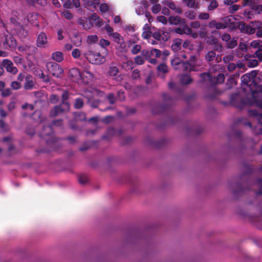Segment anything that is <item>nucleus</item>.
<instances>
[{
  "instance_id": "nucleus-52",
  "label": "nucleus",
  "mask_w": 262,
  "mask_h": 262,
  "mask_svg": "<svg viewBox=\"0 0 262 262\" xmlns=\"http://www.w3.org/2000/svg\"><path fill=\"white\" fill-rule=\"evenodd\" d=\"M165 143V140L162 139L161 140L155 142L153 145L156 148H160L163 146Z\"/></svg>"
},
{
  "instance_id": "nucleus-27",
  "label": "nucleus",
  "mask_w": 262,
  "mask_h": 262,
  "mask_svg": "<svg viewBox=\"0 0 262 262\" xmlns=\"http://www.w3.org/2000/svg\"><path fill=\"white\" fill-rule=\"evenodd\" d=\"M245 190L246 189L241 184L238 183L236 186V188L233 190V194L235 195H241Z\"/></svg>"
},
{
  "instance_id": "nucleus-49",
  "label": "nucleus",
  "mask_w": 262,
  "mask_h": 262,
  "mask_svg": "<svg viewBox=\"0 0 262 262\" xmlns=\"http://www.w3.org/2000/svg\"><path fill=\"white\" fill-rule=\"evenodd\" d=\"M74 36V38L76 39V40H73V42H74L75 46H79L81 43V38L79 36V35L78 34H75Z\"/></svg>"
},
{
  "instance_id": "nucleus-55",
  "label": "nucleus",
  "mask_w": 262,
  "mask_h": 262,
  "mask_svg": "<svg viewBox=\"0 0 262 262\" xmlns=\"http://www.w3.org/2000/svg\"><path fill=\"white\" fill-rule=\"evenodd\" d=\"M59 100V97L56 94H52L50 97V100L52 103H56Z\"/></svg>"
},
{
  "instance_id": "nucleus-5",
  "label": "nucleus",
  "mask_w": 262,
  "mask_h": 262,
  "mask_svg": "<svg viewBox=\"0 0 262 262\" xmlns=\"http://www.w3.org/2000/svg\"><path fill=\"white\" fill-rule=\"evenodd\" d=\"M230 98V104L237 108H242L247 103V98L239 92L231 94Z\"/></svg>"
},
{
  "instance_id": "nucleus-50",
  "label": "nucleus",
  "mask_w": 262,
  "mask_h": 262,
  "mask_svg": "<svg viewBox=\"0 0 262 262\" xmlns=\"http://www.w3.org/2000/svg\"><path fill=\"white\" fill-rule=\"evenodd\" d=\"M140 77V72L138 69H135L132 74V77L134 79H137Z\"/></svg>"
},
{
  "instance_id": "nucleus-18",
  "label": "nucleus",
  "mask_w": 262,
  "mask_h": 262,
  "mask_svg": "<svg viewBox=\"0 0 262 262\" xmlns=\"http://www.w3.org/2000/svg\"><path fill=\"white\" fill-rule=\"evenodd\" d=\"M168 21L171 25H180L185 24V20L184 19L181 18L179 16H171L169 17Z\"/></svg>"
},
{
  "instance_id": "nucleus-12",
  "label": "nucleus",
  "mask_w": 262,
  "mask_h": 262,
  "mask_svg": "<svg viewBox=\"0 0 262 262\" xmlns=\"http://www.w3.org/2000/svg\"><path fill=\"white\" fill-rule=\"evenodd\" d=\"M18 50L19 52L25 53L28 55H33L36 54L37 51V49L34 46L24 45L19 46L18 47Z\"/></svg>"
},
{
  "instance_id": "nucleus-1",
  "label": "nucleus",
  "mask_w": 262,
  "mask_h": 262,
  "mask_svg": "<svg viewBox=\"0 0 262 262\" xmlns=\"http://www.w3.org/2000/svg\"><path fill=\"white\" fill-rule=\"evenodd\" d=\"M242 83L249 86L252 97L256 105L262 110V85H258L255 80H252L247 73L241 77ZM248 115L257 118L258 122L262 125V112L257 110H250Z\"/></svg>"
},
{
  "instance_id": "nucleus-4",
  "label": "nucleus",
  "mask_w": 262,
  "mask_h": 262,
  "mask_svg": "<svg viewBox=\"0 0 262 262\" xmlns=\"http://www.w3.org/2000/svg\"><path fill=\"white\" fill-rule=\"evenodd\" d=\"M84 56L87 60L94 64H101L105 61L104 56L100 55L98 52L89 50L84 53Z\"/></svg>"
},
{
  "instance_id": "nucleus-44",
  "label": "nucleus",
  "mask_w": 262,
  "mask_h": 262,
  "mask_svg": "<svg viewBox=\"0 0 262 262\" xmlns=\"http://www.w3.org/2000/svg\"><path fill=\"white\" fill-rule=\"evenodd\" d=\"M100 11L102 13H105L108 11L109 7L106 3H102L99 6Z\"/></svg>"
},
{
  "instance_id": "nucleus-60",
  "label": "nucleus",
  "mask_w": 262,
  "mask_h": 262,
  "mask_svg": "<svg viewBox=\"0 0 262 262\" xmlns=\"http://www.w3.org/2000/svg\"><path fill=\"white\" fill-rule=\"evenodd\" d=\"M186 4L188 7L193 8L195 5V0H183Z\"/></svg>"
},
{
  "instance_id": "nucleus-56",
  "label": "nucleus",
  "mask_w": 262,
  "mask_h": 262,
  "mask_svg": "<svg viewBox=\"0 0 262 262\" xmlns=\"http://www.w3.org/2000/svg\"><path fill=\"white\" fill-rule=\"evenodd\" d=\"M85 77L86 78H88V79H91L93 77V74L91 72H90L89 71H84L83 72V73L82 74V79H83V80H84V78Z\"/></svg>"
},
{
  "instance_id": "nucleus-46",
  "label": "nucleus",
  "mask_w": 262,
  "mask_h": 262,
  "mask_svg": "<svg viewBox=\"0 0 262 262\" xmlns=\"http://www.w3.org/2000/svg\"><path fill=\"white\" fill-rule=\"evenodd\" d=\"M258 64V61L256 59H250L248 62V67L249 68H254Z\"/></svg>"
},
{
  "instance_id": "nucleus-57",
  "label": "nucleus",
  "mask_w": 262,
  "mask_h": 262,
  "mask_svg": "<svg viewBox=\"0 0 262 262\" xmlns=\"http://www.w3.org/2000/svg\"><path fill=\"white\" fill-rule=\"evenodd\" d=\"M72 56L74 58H78L80 56V51L78 49H74L72 52Z\"/></svg>"
},
{
  "instance_id": "nucleus-2",
  "label": "nucleus",
  "mask_w": 262,
  "mask_h": 262,
  "mask_svg": "<svg viewBox=\"0 0 262 262\" xmlns=\"http://www.w3.org/2000/svg\"><path fill=\"white\" fill-rule=\"evenodd\" d=\"M39 136L43 139L47 145L53 150L57 151L61 145L58 142L59 139L54 136L53 128L51 125L42 126Z\"/></svg>"
},
{
  "instance_id": "nucleus-13",
  "label": "nucleus",
  "mask_w": 262,
  "mask_h": 262,
  "mask_svg": "<svg viewBox=\"0 0 262 262\" xmlns=\"http://www.w3.org/2000/svg\"><path fill=\"white\" fill-rule=\"evenodd\" d=\"M4 42V47L7 49L13 50L16 46V41L12 35H6Z\"/></svg>"
},
{
  "instance_id": "nucleus-10",
  "label": "nucleus",
  "mask_w": 262,
  "mask_h": 262,
  "mask_svg": "<svg viewBox=\"0 0 262 262\" xmlns=\"http://www.w3.org/2000/svg\"><path fill=\"white\" fill-rule=\"evenodd\" d=\"M2 65L6 69L7 72L13 75L16 74L18 72L17 68L14 66L13 62L10 60L3 59L2 61Z\"/></svg>"
},
{
  "instance_id": "nucleus-34",
  "label": "nucleus",
  "mask_w": 262,
  "mask_h": 262,
  "mask_svg": "<svg viewBox=\"0 0 262 262\" xmlns=\"http://www.w3.org/2000/svg\"><path fill=\"white\" fill-rule=\"evenodd\" d=\"M237 123L239 124H243L245 126L249 127H252V124L250 121H248L245 118H238L237 119Z\"/></svg>"
},
{
  "instance_id": "nucleus-39",
  "label": "nucleus",
  "mask_w": 262,
  "mask_h": 262,
  "mask_svg": "<svg viewBox=\"0 0 262 262\" xmlns=\"http://www.w3.org/2000/svg\"><path fill=\"white\" fill-rule=\"evenodd\" d=\"M250 24H251V26L255 30V31H256V30H258L259 28H262V24L260 21H251Z\"/></svg>"
},
{
  "instance_id": "nucleus-26",
  "label": "nucleus",
  "mask_w": 262,
  "mask_h": 262,
  "mask_svg": "<svg viewBox=\"0 0 262 262\" xmlns=\"http://www.w3.org/2000/svg\"><path fill=\"white\" fill-rule=\"evenodd\" d=\"M52 58L55 61L60 62L63 59V54L61 52H55L52 54Z\"/></svg>"
},
{
  "instance_id": "nucleus-32",
  "label": "nucleus",
  "mask_w": 262,
  "mask_h": 262,
  "mask_svg": "<svg viewBox=\"0 0 262 262\" xmlns=\"http://www.w3.org/2000/svg\"><path fill=\"white\" fill-rule=\"evenodd\" d=\"M111 36L113 37L115 42L119 44H122L123 39L118 33L114 32Z\"/></svg>"
},
{
  "instance_id": "nucleus-42",
  "label": "nucleus",
  "mask_w": 262,
  "mask_h": 262,
  "mask_svg": "<svg viewBox=\"0 0 262 262\" xmlns=\"http://www.w3.org/2000/svg\"><path fill=\"white\" fill-rule=\"evenodd\" d=\"M161 10V6L159 4H154L151 7V11L153 13H158Z\"/></svg>"
},
{
  "instance_id": "nucleus-61",
  "label": "nucleus",
  "mask_w": 262,
  "mask_h": 262,
  "mask_svg": "<svg viewBox=\"0 0 262 262\" xmlns=\"http://www.w3.org/2000/svg\"><path fill=\"white\" fill-rule=\"evenodd\" d=\"M255 55L260 61H262V46L255 52Z\"/></svg>"
},
{
  "instance_id": "nucleus-63",
  "label": "nucleus",
  "mask_w": 262,
  "mask_h": 262,
  "mask_svg": "<svg viewBox=\"0 0 262 262\" xmlns=\"http://www.w3.org/2000/svg\"><path fill=\"white\" fill-rule=\"evenodd\" d=\"M69 92L68 91H64L62 93V96H61L62 101H61V102H68L67 101V100L69 98Z\"/></svg>"
},
{
  "instance_id": "nucleus-35",
  "label": "nucleus",
  "mask_w": 262,
  "mask_h": 262,
  "mask_svg": "<svg viewBox=\"0 0 262 262\" xmlns=\"http://www.w3.org/2000/svg\"><path fill=\"white\" fill-rule=\"evenodd\" d=\"M157 70L159 73L165 74L168 72V67L165 63H161L157 67Z\"/></svg>"
},
{
  "instance_id": "nucleus-31",
  "label": "nucleus",
  "mask_w": 262,
  "mask_h": 262,
  "mask_svg": "<svg viewBox=\"0 0 262 262\" xmlns=\"http://www.w3.org/2000/svg\"><path fill=\"white\" fill-rule=\"evenodd\" d=\"M213 49L214 51V52L216 51L218 52H222L223 50V46L221 43H218L216 39L213 40Z\"/></svg>"
},
{
  "instance_id": "nucleus-21",
  "label": "nucleus",
  "mask_w": 262,
  "mask_h": 262,
  "mask_svg": "<svg viewBox=\"0 0 262 262\" xmlns=\"http://www.w3.org/2000/svg\"><path fill=\"white\" fill-rule=\"evenodd\" d=\"M225 76L223 74H219L216 77H213L212 82L211 83L216 84L218 83H222L224 82Z\"/></svg>"
},
{
  "instance_id": "nucleus-19",
  "label": "nucleus",
  "mask_w": 262,
  "mask_h": 262,
  "mask_svg": "<svg viewBox=\"0 0 262 262\" xmlns=\"http://www.w3.org/2000/svg\"><path fill=\"white\" fill-rule=\"evenodd\" d=\"M208 26L210 28H215L217 30L225 29L222 20L221 22H217L215 20H212L209 23Z\"/></svg>"
},
{
  "instance_id": "nucleus-45",
  "label": "nucleus",
  "mask_w": 262,
  "mask_h": 262,
  "mask_svg": "<svg viewBox=\"0 0 262 262\" xmlns=\"http://www.w3.org/2000/svg\"><path fill=\"white\" fill-rule=\"evenodd\" d=\"M10 86L12 89L16 90L19 89L21 88V84L19 82L14 81L11 82Z\"/></svg>"
},
{
  "instance_id": "nucleus-8",
  "label": "nucleus",
  "mask_w": 262,
  "mask_h": 262,
  "mask_svg": "<svg viewBox=\"0 0 262 262\" xmlns=\"http://www.w3.org/2000/svg\"><path fill=\"white\" fill-rule=\"evenodd\" d=\"M222 20L223 21L225 29L228 28L233 30L237 28H238V22L236 23L235 21V18L232 15L223 17Z\"/></svg>"
},
{
  "instance_id": "nucleus-23",
  "label": "nucleus",
  "mask_w": 262,
  "mask_h": 262,
  "mask_svg": "<svg viewBox=\"0 0 262 262\" xmlns=\"http://www.w3.org/2000/svg\"><path fill=\"white\" fill-rule=\"evenodd\" d=\"M31 76L30 75H27L26 76V83L24 85V88L26 90H31L33 88V82L31 80Z\"/></svg>"
},
{
  "instance_id": "nucleus-20",
  "label": "nucleus",
  "mask_w": 262,
  "mask_h": 262,
  "mask_svg": "<svg viewBox=\"0 0 262 262\" xmlns=\"http://www.w3.org/2000/svg\"><path fill=\"white\" fill-rule=\"evenodd\" d=\"M182 40L181 39H176L171 45V49L174 52H177L181 49Z\"/></svg>"
},
{
  "instance_id": "nucleus-54",
  "label": "nucleus",
  "mask_w": 262,
  "mask_h": 262,
  "mask_svg": "<svg viewBox=\"0 0 262 262\" xmlns=\"http://www.w3.org/2000/svg\"><path fill=\"white\" fill-rule=\"evenodd\" d=\"M117 96L118 99L122 101L125 100V97L124 95V92L123 90H120L118 91Z\"/></svg>"
},
{
  "instance_id": "nucleus-9",
  "label": "nucleus",
  "mask_w": 262,
  "mask_h": 262,
  "mask_svg": "<svg viewBox=\"0 0 262 262\" xmlns=\"http://www.w3.org/2000/svg\"><path fill=\"white\" fill-rule=\"evenodd\" d=\"M141 55L145 60H147L152 56H155L156 58L159 57L161 55V52L157 49H145L141 51Z\"/></svg>"
},
{
  "instance_id": "nucleus-22",
  "label": "nucleus",
  "mask_w": 262,
  "mask_h": 262,
  "mask_svg": "<svg viewBox=\"0 0 262 262\" xmlns=\"http://www.w3.org/2000/svg\"><path fill=\"white\" fill-rule=\"evenodd\" d=\"M119 70L118 67L112 65L109 67L107 74L110 76L113 77L116 76L119 73Z\"/></svg>"
},
{
  "instance_id": "nucleus-41",
  "label": "nucleus",
  "mask_w": 262,
  "mask_h": 262,
  "mask_svg": "<svg viewBox=\"0 0 262 262\" xmlns=\"http://www.w3.org/2000/svg\"><path fill=\"white\" fill-rule=\"evenodd\" d=\"M186 17H188L190 19H193L196 16L195 12L193 10L188 11L186 12L185 13Z\"/></svg>"
},
{
  "instance_id": "nucleus-30",
  "label": "nucleus",
  "mask_w": 262,
  "mask_h": 262,
  "mask_svg": "<svg viewBox=\"0 0 262 262\" xmlns=\"http://www.w3.org/2000/svg\"><path fill=\"white\" fill-rule=\"evenodd\" d=\"M200 77L204 81H208L211 83L212 82L213 76L209 73H203L200 74Z\"/></svg>"
},
{
  "instance_id": "nucleus-43",
  "label": "nucleus",
  "mask_w": 262,
  "mask_h": 262,
  "mask_svg": "<svg viewBox=\"0 0 262 262\" xmlns=\"http://www.w3.org/2000/svg\"><path fill=\"white\" fill-rule=\"evenodd\" d=\"M100 5V0H91L90 2H88L86 6L93 7L96 9L98 6Z\"/></svg>"
},
{
  "instance_id": "nucleus-3",
  "label": "nucleus",
  "mask_w": 262,
  "mask_h": 262,
  "mask_svg": "<svg viewBox=\"0 0 262 262\" xmlns=\"http://www.w3.org/2000/svg\"><path fill=\"white\" fill-rule=\"evenodd\" d=\"M162 97L164 102V105H157L152 110L154 114L162 113L167 110L175 101L174 99L171 98L166 93L162 94Z\"/></svg>"
},
{
  "instance_id": "nucleus-58",
  "label": "nucleus",
  "mask_w": 262,
  "mask_h": 262,
  "mask_svg": "<svg viewBox=\"0 0 262 262\" xmlns=\"http://www.w3.org/2000/svg\"><path fill=\"white\" fill-rule=\"evenodd\" d=\"M98 40V37L97 35H90L88 37V41L89 43H95Z\"/></svg>"
},
{
  "instance_id": "nucleus-25",
  "label": "nucleus",
  "mask_w": 262,
  "mask_h": 262,
  "mask_svg": "<svg viewBox=\"0 0 262 262\" xmlns=\"http://www.w3.org/2000/svg\"><path fill=\"white\" fill-rule=\"evenodd\" d=\"M192 81V79L188 75H182L180 77V82L182 84H188Z\"/></svg>"
},
{
  "instance_id": "nucleus-51",
  "label": "nucleus",
  "mask_w": 262,
  "mask_h": 262,
  "mask_svg": "<svg viewBox=\"0 0 262 262\" xmlns=\"http://www.w3.org/2000/svg\"><path fill=\"white\" fill-rule=\"evenodd\" d=\"M107 99L111 104H113L116 102V99L114 94L113 93L109 94L107 96Z\"/></svg>"
},
{
  "instance_id": "nucleus-62",
  "label": "nucleus",
  "mask_w": 262,
  "mask_h": 262,
  "mask_svg": "<svg viewBox=\"0 0 262 262\" xmlns=\"http://www.w3.org/2000/svg\"><path fill=\"white\" fill-rule=\"evenodd\" d=\"M236 68L239 69H242L243 71L246 70L245 64L241 60H238L236 63Z\"/></svg>"
},
{
  "instance_id": "nucleus-6",
  "label": "nucleus",
  "mask_w": 262,
  "mask_h": 262,
  "mask_svg": "<svg viewBox=\"0 0 262 262\" xmlns=\"http://www.w3.org/2000/svg\"><path fill=\"white\" fill-rule=\"evenodd\" d=\"M46 68L48 72L53 76L56 78L62 77L63 70L58 63L54 62H49L46 64Z\"/></svg>"
},
{
  "instance_id": "nucleus-48",
  "label": "nucleus",
  "mask_w": 262,
  "mask_h": 262,
  "mask_svg": "<svg viewBox=\"0 0 262 262\" xmlns=\"http://www.w3.org/2000/svg\"><path fill=\"white\" fill-rule=\"evenodd\" d=\"M239 6L238 5H232L229 7V12L231 14H233L239 9Z\"/></svg>"
},
{
  "instance_id": "nucleus-36",
  "label": "nucleus",
  "mask_w": 262,
  "mask_h": 262,
  "mask_svg": "<svg viewBox=\"0 0 262 262\" xmlns=\"http://www.w3.org/2000/svg\"><path fill=\"white\" fill-rule=\"evenodd\" d=\"M83 105V101L82 98H78L75 99L74 107L76 109H80Z\"/></svg>"
},
{
  "instance_id": "nucleus-15",
  "label": "nucleus",
  "mask_w": 262,
  "mask_h": 262,
  "mask_svg": "<svg viewBox=\"0 0 262 262\" xmlns=\"http://www.w3.org/2000/svg\"><path fill=\"white\" fill-rule=\"evenodd\" d=\"M68 75L69 77L74 82H77L79 80L82 79V74L77 68H72L70 69Z\"/></svg>"
},
{
  "instance_id": "nucleus-37",
  "label": "nucleus",
  "mask_w": 262,
  "mask_h": 262,
  "mask_svg": "<svg viewBox=\"0 0 262 262\" xmlns=\"http://www.w3.org/2000/svg\"><path fill=\"white\" fill-rule=\"evenodd\" d=\"M256 183L258 185V189L256 191V194L257 195H261L262 194V179L258 178L256 180Z\"/></svg>"
},
{
  "instance_id": "nucleus-64",
  "label": "nucleus",
  "mask_w": 262,
  "mask_h": 262,
  "mask_svg": "<svg viewBox=\"0 0 262 262\" xmlns=\"http://www.w3.org/2000/svg\"><path fill=\"white\" fill-rule=\"evenodd\" d=\"M221 39L223 41L228 42L231 39V36L228 33H224L221 36Z\"/></svg>"
},
{
  "instance_id": "nucleus-47",
  "label": "nucleus",
  "mask_w": 262,
  "mask_h": 262,
  "mask_svg": "<svg viewBox=\"0 0 262 262\" xmlns=\"http://www.w3.org/2000/svg\"><path fill=\"white\" fill-rule=\"evenodd\" d=\"M218 6L217 2L216 0H212L210 3V4L208 7L209 10H212L217 8Z\"/></svg>"
},
{
  "instance_id": "nucleus-24",
  "label": "nucleus",
  "mask_w": 262,
  "mask_h": 262,
  "mask_svg": "<svg viewBox=\"0 0 262 262\" xmlns=\"http://www.w3.org/2000/svg\"><path fill=\"white\" fill-rule=\"evenodd\" d=\"M216 57V53L214 51H208L205 56V58L206 60L208 62H210L214 60Z\"/></svg>"
},
{
  "instance_id": "nucleus-16",
  "label": "nucleus",
  "mask_w": 262,
  "mask_h": 262,
  "mask_svg": "<svg viewBox=\"0 0 262 262\" xmlns=\"http://www.w3.org/2000/svg\"><path fill=\"white\" fill-rule=\"evenodd\" d=\"M238 29L242 32L249 34H253L255 32L250 24L246 25L243 21L238 22Z\"/></svg>"
},
{
  "instance_id": "nucleus-33",
  "label": "nucleus",
  "mask_w": 262,
  "mask_h": 262,
  "mask_svg": "<svg viewBox=\"0 0 262 262\" xmlns=\"http://www.w3.org/2000/svg\"><path fill=\"white\" fill-rule=\"evenodd\" d=\"M237 45V39L233 38L231 39L227 43L226 47L228 49H233L235 48Z\"/></svg>"
},
{
  "instance_id": "nucleus-17",
  "label": "nucleus",
  "mask_w": 262,
  "mask_h": 262,
  "mask_svg": "<svg viewBox=\"0 0 262 262\" xmlns=\"http://www.w3.org/2000/svg\"><path fill=\"white\" fill-rule=\"evenodd\" d=\"M53 166L52 168L56 169V171H66L69 172H73V165H51Z\"/></svg>"
},
{
  "instance_id": "nucleus-14",
  "label": "nucleus",
  "mask_w": 262,
  "mask_h": 262,
  "mask_svg": "<svg viewBox=\"0 0 262 262\" xmlns=\"http://www.w3.org/2000/svg\"><path fill=\"white\" fill-rule=\"evenodd\" d=\"M123 130L121 129L117 130L113 127H109L106 130V135L103 136L102 138L104 140H110V137H112L116 135L121 136Z\"/></svg>"
},
{
  "instance_id": "nucleus-40",
  "label": "nucleus",
  "mask_w": 262,
  "mask_h": 262,
  "mask_svg": "<svg viewBox=\"0 0 262 262\" xmlns=\"http://www.w3.org/2000/svg\"><path fill=\"white\" fill-rule=\"evenodd\" d=\"M141 50V46L139 45H134L131 50L133 54H137L139 53Z\"/></svg>"
},
{
  "instance_id": "nucleus-7",
  "label": "nucleus",
  "mask_w": 262,
  "mask_h": 262,
  "mask_svg": "<svg viewBox=\"0 0 262 262\" xmlns=\"http://www.w3.org/2000/svg\"><path fill=\"white\" fill-rule=\"evenodd\" d=\"M70 110V104L69 102H61L59 105L55 106L50 112V115L52 117H56L59 114L67 112Z\"/></svg>"
},
{
  "instance_id": "nucleus-53",
  "label": "nucleus",
  "mask_w": 262,
  "mask_h": 262,
  "mask_svg": "<svg viewBox=\"0 0 262 262\" xmlns=\"http://www.w3.org/2000/svg\"><path fill=\"white\" fill-rule=\"evenodd\" d=\"M161 40L164 41H167L170 38V34L168 32L163 31L161 33Z\"/></svg>"
},
{
  "instance_id": "nucleus-59",
  "label": "nucleus",
  "mask_w": 262,
  "mask_h": 262,
  "mask_svg": "<svg viewBox=\"0 0 262 262\" xmlns=\"http://www.w3.org/2000/svg\"><path fill=\"white\" fill-rule=\"evenodd\" d=\"M161 33L159 31L155 32L152 34V37L157 41L161 40Z\"/></svg>"
},
{
  "instance_id": "nucleus-38",
  "label": "nucleus",
  "mask_w": 262,
  "mask_h": 262,
  "mask_svg": "<svg viewBox=\"0 0 262 262\" xmlns=\"http://www.w3.org/2000/svg\"><path fill=\"white\" fill-rule=\"evenodd\" d=\"M144 58L142 56L138 55L135 58V62L138 65H142L144 63Z\"/></svg>"
},
{
  "instance_id": "nucleus-11",
  "label": "nucleus",
  "mask_w": 262,
  "mask_h": 262,
  "mask_svg": "<svg viewBox=\"0 0 262 262\" xmlns=\"http://www.w3.org/2000/svg\"><path fill=\"white\" fill-rule=\"evenodd\" d=\"M36 45L37 47L45 48L48 46L47 36L44 32H40L37 37Z\"/></svg>"
},
{
  "instance_id": "nucleus-29",
  "label": "nucleus",
  "mask_w": 262,
  "mask_h": 262,
  "mask_svg": "<svg viewBox=\"0 0 262 262\" xmlns=\"http://www.w3.org/2000/svg\"><path fill=\"white\" fill-rule=\"evenodd\" d=\"M74 119L77 121H85L86 115L83 112H76L74 114Z\"/></svg>"
},
{
  "instance_id": "nucleus-28",
  "label": "nucleus",
  "mask_w": 262,
  "mask_h": 262,
  "mask_svg": "<svg viewBox=\"0 0 262 262\" xmlns=\"http://www.w3.org/2000/svg\"><path fill=\"white\" fill-rule=\"evenodd\" d=\"M78 179L79 183L81 185H85L89 182V178L85 174H79L78 177Z\"/></svg>"
}]
</instances>
